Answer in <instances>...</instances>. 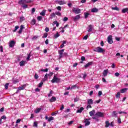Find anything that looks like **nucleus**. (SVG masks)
<instances>
[{
  "mask_svg": "<svg viewBox=\"0 0 128 128\" xmlns=\"http://www.w3.org/2000/svg\"><path fill=\"white\" fill-rule=\"evenodd\" d=\"M94 51L96 52H100V53L104 52H106V50L104 48L100 47H97L94 50Z\"/></svg>",
  "mask_w": 128,
  "mask_h": 128,
  "instance_id": "1",
  "label": "nucleus"
},
{
  "mask_svg": "<svg viewBox=\"0 0 128 128\" xmlns=\"http://www.w3.org/2000/svg\"><path fill=\"white\" fill-rule=\"evenodd\" d=\"M51 82L52 84H54V82L58 84V82H60V78H58L56 76H54L53 79L51 80Z\"/></svg>",
  "mask_w": 128,
  "mask_h": 128,
  "instance_id": "2",
  "label": "nucleus"
},
{
  "mask_svg": "<svg viewBox=\"0 0 128 128\" xmlns=\"http://www.w3.org/2000/svg\"><path fill=\"white\" fill-rule=\"evenodd\" d=\"M104 114L103 112H98L95 114V116L97 118H104Z\"/></svg>",
  "mask_w": 128,
  "mask_h": 128,
  "instance_id": "3",
  "label": "nucleus"
},
{
  "mask_svg": "<svg viewBox=\"0 0 128 128\" xmlns=\"http://www.w3.org/2000/svg\"><path fill=\"white\" fill-rule=\"evenodd\" d=\"M32 2L30 0H20L18 2L20 4H28Z\"/></svg>",
  "mask_w": 128,
  "mask_h": 128,
  "instance_id": "4",
  "label": "nucleus"
},
{
  "mask_svg": "<svg viewBox=\"0 0 128 128\" xmlns=\"http://www.w3.org/2000/svg\"><path fill=\"white\" fill-rule=\"evenodd\" d=\"M64 49H62V50H58V54H59L58 60H60V58H62V54H64Z\"/></svg>",
  "mask_w": 128,
  "mask_h": 128,
  "instance_id": "5",
  "label": "nucleus"
},
{
  "mask_svg": "<svg viewBox=\"0 0 128 128\" xmlns=\"http://www.w3.org/2000/svg\"><path fill=\"white\" fill-rule=\"evenodd\" d=\"M72 12L78 14H80V9L78 8H74Z\"/></svg>",
  "mask_w": 128,
  "mask_h": 128,
  "instance_id": "6",
  "label": "nucleus"
},
{
  "mask_svg": "<svg viewBox=\"0 0 128 128\" xmlns=\"http://www.w3.org/2000/svg\"><path fill=\"white\" fill-rule=\"evenodd\" d=\"M108 44H112V42H114L112 41V36H109L108 37Z\"/></svg>",
  "mask_w": 128,
  "mask_h": 128,
  "instance_id": "7",
  "label": "nucleus"
},
{
  "mask_svg": "<svg viewBox=\"0 0 128 128\" xmlns=\"http://www.w3.org/2000/svg\"><path fill=\"white\" fill-rule=\"evenodd\" d=\"M93 28L94 26H92V25L90 24L88 26L87 32H90L92 31Z\"/></svg>",
  "mask_w": 128,
  "mask_h": 128,
  "instance_id": "8",
  "label": "nucleus"
},
{
  "mask_svg": "<svg viewBox=\"0 0 128 128\" xmlns=\"http://www.w3.org/2000/svg\"><path fill=\"white\" fill-rule=\"evenodd\" d=\"M14 44H16V42H14V40H11L9 42V46L10 48H13V46H14Z\"/></svg>",
  "mask_w": 128,
  "mask_h": 128,
  "instance_id": "9",
  "label": "nucleus"
},
{
  "mask_svg": "<svg viewBox=\"0 0 128 128\" xmlns=\"http://www.w3.org/2000/svg\"><path fill=\"white\" fill-rule=\"evenodd\" d=\"M88 120H90L88 119L84 120V122L86 126H90V122Z\"/></svg>",
  "mask_w": 128,
  "mask_h": 128,
  "instance_id": "10",
  "label": "nucleus"
},
{
  "mask_svg": "<svg viewBox=\"0 0 128 128\" xmlns=\"http://www.w3.org/2000/svg\"><path fill=\"white\" fill-rule=\"evenodd\" d=\"M80 14H78L73 17V20L74 22H76V20H80Z\"/></svg>",
  "mask_w": 128,
  "mask_h": 128,
  "instance_id": "11",
  "label": "nucleus"
},
{
  "mask_svg": "<svg viewBox=\"0 0 128 128\" xmlns=\"http://www.w3.org/2000/svg\"><path fill=\"white\" fill-rule=\"evenodd\" d=\"M112 116L113 118H118V112H116V111H113Z\"/></svg>",
  "mask_w": 128,
  "mask_h": 128,
  "instance_id": "12",
  "label": "nucleus"
},
{
  "mask_svg": "<svg viewBox=\"0 0 128 128\" xmlns=\"http://www.w3.org/2000/svg\"><path fill=\"white\" fill-rule=\"evenodd\" d=\"M24 88H26V85H23L22 86L19 87L18 88V90H17V92H16V94H18V90H22L24 89Z\"/></svg>",
  "mask_w": 128,
  "mask_h": 128,
  "instance_id": "13",
  "label": "nucleus"
},
{
  "mask_svg": "<svg viewBox=\"0 0 128 128\" xmlns=\"http://www.w3.org/2000/svg\"><path fill=\"white\" fill-rule=\"evenodd\" d=\"M108 70H104V71L103 72V76H108Z\"/></svg>",
  "mask_w": 128,
  "mask_h": 128,
  "instance_id": "14",
  "label": "nucleus"
},
{
  "mask_svg": "<svg viewBox=\"0 0 128 128\" xmlns=\"http://www.w3.org/2000/svg\"><path fill=\"white\" fill-rule=\"evenodd\" d=\"M92 64V62H89L88 64H86L85 66H84V67L86 68H88V66H90Z\"/></svg>",
  "mask_w": 128,
  "mask_h": 128,
  "instance_id": "15",
  "label": "nucleus"
},
{
  "mask_svg": "<svg viewBox=\"0 0 128 128\" xmlns=\"http://www.w3.org/2000/svg\"><path fill=\"white\" fill-rule=\"evenodd\" d=\"M84 110V107H81L79 110H77V114H81V112H82V110Z\"/></svg>",
  "mask_w": 128,
  "mask_h": 128,
  "instance_id": "16",
  "label": "nucleus"
},
{
  "mask_svg": "<svg viewBox=\"0 0 128 128\" xmlns=\"http://www.w3.org/2000/svg\"><path fill=\"white\" fill-rule=\"evenodd\" d=\"M94 104V100H92V99H88V104Z\"/></svg>",
  "mask_w": 128,
  "mask_h": 128,
  "instance_id": "17",
  "label": "nucleus"
},
{
  "mask_svg": "<svg viewBox=\"0 0 128 128\" xmlns=\"http://www.w3.org/2000/svg\"><path fill=\"white\" fill-rule=\"evenodd\" d=\"M56 98L54 96H53L50 100V102H56Z\"/></svg>",
  "mask_w": 128,
  "mask_h": 128,
  "instance_id": "18",
  "label": "nucleus"
},
{
  "mask_svg": "<svg viewBox=\"0 0 128 128\" xmlns=\"http://www.w3.org/2000/svg\"><path fill=\"white\" fill-rule=\"evenodd\" d=\"M89 114L90 116H92L94 115V114H96V110H93L92 111L90 112Z\"/></svg>",
  "mask_w": 128,
  "mask_h": 128,
  "instance_id": "19",
  "label": "nucleus"
},
{
  "mask_svg": "<svg viewBox=\"0 0 128 128\" xmlns=\"http://www.w3.org/2000/svg\"><path fill=\"white\" fill-rule=\"evenodd\" d=\"M122 14H126V12L128 13V8H125L122 10Z\"/></svg>",
  "mask_w": 128,
  "mask_h": 128,
  "instance_id": "20",
  "label": "nucleus"
},
{
  "mask_svg": "<svg viewBox=\"0 0 128 128\" xmlns=\"http://www.w3.org/2000/svg\"><path fill=\"white\" fill-rule=\"evenodd\" d=\"M98 12V9L96 8H93L91 10L92 12Z\"/></svg>",
  "mask_w": 128,
  "mask_h": 128,
  "instance_id": "21",
  "label": "nucleus"
},
{
  "mask_svg": "<svg viewBox=\"0 0 128 128\" xmlns=\"http://www.w3.org/2000/svg\"><path fill=\"white\" fill-rule=\"evenodd\" d=\"M46 10H44L42 11V12L40 13V16H46Z\"/></svg>",
  "mask_w": 128,
  "mask_h": 128,
  "instance_id": "22",
  "label": "nucleus"
},
{
  "mask_svg": "<svg viewBox=\"0 0 128 128\" xmlns=\"http://www.w3.org/2000/svg\"><path fill=\"white\" fill-rule=\"evenodd\" d=\"M24 64H26V61L24 60H22L20 62V66H24Z\"/></svg>",
  "mask_w": 128,
  "mask_h": 128,
  "instance_id": "23",
  "label": "nucleus"
},
{
  "mask_svg": "<svg viewBox=\"0 0 128 128\" xmlns=\"http://www.w3.org/2000/svg\"><path fill=\"white\" fill-rule=\"evenodd\" d=\"M40 110H42V108H38L35 110L34 112L35 114H38Z\"/></svg>",
  "mask_w": 128,
  "mask_h": 128,
  "instance_id": "24",
  "label": "nucleus"
},
{
  "mask_svg": "<svg viewBox=\"0 0 128 128\" xmlns=\"http://www.w3.org/2000/svg\"><path fill=\"white\" fill-rule=\"evenodd\" d=\"M28 57L26 58V60H30V56H32V52H30L29 54H28Z\"/></svg>",
  "mask_w": 128,
  "mask_h": 128,
  "instance_id": "25",
  "label": "nucleus"
},
{
  "mask_svg": "<svg viewBox=\"0 0 128 128\" xmlns=\"http://www.w3.org/2000/svg\"><path fill=\"white\" fill-rule=\"evenodd\" d=\"M126 90H128V88L122 89L120 90V93L124 94V93L126 92Z\"/></svg>",
  "mask_w": 128,
  "mask_h": 128,
  "instance_id": "26",
  "label": "nucleus"
},
{
  "mask_svg": "<svg viewBox=\"0 0 128 128\" xmlns=\"http://www.w3.org/2000/svg\"><path fill=\"white\" fill-rule=\"evenodd\" d=\"M48 74H46L44 76V78H42V82H46V80H48Z\"/></svg>",
  "mask_w": 128,
  "mask_h": 128,
  "instance_id": "27",
  "label": "nucleus"
},
{
  "mask_svg": "<svg viewBox=\"0 0 128 128\" xmlns=\"http://www.w3.org/2000/svg\"><path fill=\"white\" fill-rule=\"evenodd\" d=\"M52 94H54V91H52V90H51L50 93L48 94V98L52 96Z\"/></svg>",
  "mask_w": 128,
  "mask_h": 128,
  "instance_id": "28",
  "label": "nucleus"
},
{
  "mask_svg": "<svg viewBox=\"0 0 128 128\" xmlns=\"http://www.w3.org/2000/svg\"><path fill=\"white\" fill-rule=\"evenodd\" d=\"M58 4L62 6V4H65L66 3L64 1H58Z\"/></svg>",
  "mask_w": 128,
  "mask_h": 128,
  "instance_id": "29",
  "label": "nucleus"
},
{
  "mask_svg": "<svg viewBox=\"0 0 128 128\" xmlns=\"http://www.w3.org/2000/svg\"><path fill=\"white\" fill-rule=\"evenodd\" d=\"M106 126H105V127L106 128H108V126H110V122H108V121H106Z\"/></svg>",
  "mask_w": 128,
  "mask_h": 128,
  "instance_id": "30",
  "label": "nucleus"
},
{
  "mask_svg": "<svg viewBox=\"0 0 128 128\" xmlns=\"http://www.w3.org/2000/svg\"><path fill=\"white\" fill-rule=\"evenodd\" d=\"M98 116H93L92 117V118L93 120H96V122H99L100 120H98Z\"/></svg>",
  "mask_w": 128,
  "mask_h": 128,
  "instance_id": "31",
  "label": "nucleus"
},
{
  "mask_svg": "<svg viewBox=\"0 0 128 128\" xmlns=\"http://www.w3.org/2000/svg\"><path fill=\"white\" fill-rule=\"evenodd\" d=\"M20 28V26H15V29L13 30L14 32H16V30H18V29Z\"/></svg>",
  "mask_w": 128,
  "mask_h": 128,
  "instance_id": "32",
  "label": "nucleus"
},
{
  "mask_svg": "<svg viewBox=\"0 0 128 128\" xmlns=\"http://www.w3.org/2000/svg\"><path fill=\"white\" fill-rule=\"evenodd\" d=\"M112 10H118H118H120V8H118V7H112Z\"/></svg>",
  "mask_w": 128,
  "mask_h": 128,
  "instance_id": "33",
  "label": "nucleus"
},
{
  "mask_svg": "<svg viewBox=\"0 0 128 128\" xmlns=\"http://www.w3.org/2000/svg\"><path fill=\"white\" fill-rule=\"evenodd\" d=\"M58 36H60V34H58V32H57L56 34L55 35H54V38H58Z\"/></svg>",
  "mask_w": 128,
  "mask_h": 128,
  "instance_id": "34",
  "label": "nucleus"
},
{
  "mask_svg": "<svg viewBox=\"0 0 128 128\" xmlns=\"http://www.w3.org/2000/svg\"><path fill=\"white\" fill-rule=\"evenodd\" d=\"M88 16H90V14L88 12H85L84 13V18H87Z\"/></svg>",
  "mask_w": 128,
  "mask_h": 128,
  "instance_id": "35",
  "label": "nucleus"
},
{
  "mask_svg": "<svg viewBox=\"0 0 128 128\" xmlns=\"http://www.w3.org/2000/svg\"><path fill=\"white\" fill-rule=\"evenodd\" d=\"M54 120V117L51 116L48 118V122H52V120Z\"/></svg>",
  "mask_w": 128,
  "mask_h": 128,
  "instance_id": "36",
  "label": "nucleus"
},
{
  "mask_svg": "<svg viewBox=\"0 0 128 128\" xmlns=\"http://www.w3.org/2000/svg\"><path fill=\"white\" fill-rule=\"evenodd\" d=\"M54 16H56V14L54 13H52L51 14H50V18H54Z\"/></svg>",
  "mask_w": 128,
  "mask_h": 128,
  "instance_id": "37",
  "label": "nucleus"
},
{
  "mask_svg": "<svg viewBox=\"0 0 128 128\" xmlns=\"http://www.w3.org/2000/svg\"><path fill=\"white\" fill-rule=\"evenodd\" d=\"M33 126H35L36 128H38V122H34Z\"/></svg>",
  "mask_w": 128,
  "mask_h": 128,
  "instance_id": "38",
  "label": "nucleus"
},
{
  "mask_svg": "<svg viewBox=\"0 0 128 128\" xmlns=\"http://www.w3.org/2000/svg\"><path fill=\"white\" fill-rule=\"evenodd\" d=\"M120 92H118L117 94H116V98H120Z\"/></svg>",
  "mask_w": 128,
  "mask_h": 128,
  "instance_id": "39",
  "label": "nucleus"
},
{
  "mask_svg": "<svg viewBox=\"0 0 128 128\" xmlns=\"http://www.w3.org/2000/svg\"><path fill=\"white\" fill-rule=\"evenodd\" d=\"M26 18L24 16H22L20 18V22H24V20H25Z\"/></svg>",
  "mask_w": 128,
  "mask_h": 128,
  "instance_id": "40",
  "label": "nucleus"
},
{
  "mask_svg": "<svg viewBox=\"0 0 128 128\" xmlns=\"http://www.w3.org/2000/svg\"><path fill=\"white\" fill-rule=\"evenodd\" d=\"M42 84H44V82H41L38 84V88H42Z\"/></svg>",
  "mask_w": 128,
  "mask_h": 128,
  "instance_id": "41",
  "label": "nucleus"
},
{
  "mask_svg": "<svg viewBox=\"0 0 128 128\" xmlns=\"http://www.w3.org/2000/svg\"><path fill=\"white\" fill-rule=\"evenodd\" d=\"M58 113V111H56L52 114V116H56Z\"/></svg>",
  "mask_w": 128,
  "mask_h": 128,
  "instance_id": "42",
  "label": "nucleus"
},
{
  "mask_svg": "<svg viewBox=\"0 0 128 128\" xmlns=\"http://www.w3.org/2000/svg\"><path fill=\"white\" fill-rule=\"evenodd\" d=\"M32 24H36V20L33 19L31 22Z\"/></svg>",
  "mask_w": 128,
  "mask_h": 128,
  "instance_id": "43",
  "label": "nucleus"
},
{
  "mask_svg": "<svg viewBox=\"0 0 128 128\" xmlns=\"http://www.w3.org/2000/svg\"><path fill=\"white\" fill-rule=\"evenodd\" d=\"M90 34H88L87 35H86V36H84V38H83V40H88V35Z\"/></svg>",
  "mask_w": 128,
  "mask_h": 128,
  "instance_id": "44",
  "label": "nucleus"
},
{
  "mask_svg": "<svg viewBox=\"0 0 128 128\" xmlns=\"http://www.w3.org/2000/svg\"><path fill=\"white\" fill-rule=\"evenodd\" d=\"M76 88V85L72 86L70 88V90H74Z\"/></svg>",
  "mask_w": 128,
  "mask_h": 128,
  "instance_id": "45",
  "label": "nucleus"
},
{
  "mask_svg": "<svg viewBox=\"0 0 128 128\" xmlns=\"http://www.w3.org/2000/svg\"><path fill=\"white\" fill-rule=\"evenodd\" d=\"M9 84L8 83H6V84H5V88L6 90H8V86H9Z\"/></svg>",
  "mask_w": 128,
  "mask_h": 128,
  "instance_id": "46",
  "label": "nucleus"
},
{
  "mask_svg": "<svg viewBox=\"0 0 128 128\" xmlns=\"http://www.w3.org/2000/svg\"><path fill=\"white\" fill-rule=\"evenodd\" d=\"M118 114H126L128 113L124 111H123V112H119Z\"/></svg>",
  "mask_w": 128,
  "mask_h": 128,
  "instance_id": "47",
  "label": "nucleus"
},
{
  "mask_svg": "<svg viewBox=\"0 0 128 128\" xmlns=\"http://www.w3.org/2000/svg\"><path fill=\"white\" fill-rule=\"evenodd\" d=\"M48 68H46V69H42L40 70L41 72H48Z\"/></svg>",
  "mask_w": 128,
  "mask_h": 128,
  "instance_id": "48",
  "label": "nucleus"
},
{
  "mask_svg": "<svg viewBox=\"0 0 128 128\" xmlns=\"http://www.w3.org/2000/svg\"><path fill=\"white\" fill-rule=\"evenodd\" d=\"M56 14L57 16H62V14L60 12H56Z\"/></svg>",
  "mask_w": 128,
  "mask_h": 128,
  "instance_id": "49",
  "label": "nucleus"
},
{
  "mask_svg": "<svg viewBox=\"0 0 128 128\" xmlns=\"http://www.w3.org/2000/svg\"><path fill=\"white\" fill-rule=\"evenodd\" d=\"M37 18L38 20L40 21L42 20V16H39Z\"/></svg>",
  "mask_w": 128,
  "mask_h": 128,
  "instance_id": "50",
  "label": "nucleus"
},
{
  "mask_svg": "<svg viewBox=\"0 0 128 128\" xmlns=\"http://www.w3.org/2000/svg\"><path fill=\"white\" fill-rule=\"evenodd\" d=\"M0 52H4V48L2 47V46H0Z\"/></svg>",
  "mask_w": 128,
  "mask_h": 128,
  "instance_id": "51",
  "label": "nucleus"
},
{
  "mask_svg": "<svg viewBox=\"0 0 128 128\" xmlns=\"http://www.w3.org/2000/svg\"><path fill=\"white\" fill-rule=\"evenodd\" d=\"M88 108H92V106L90 104H88L86 107V110H88Z\"/></svg>",
  "mask_w": 128,
  "mask_h": 128,
  "instance_id": "52",
  "label": "nucleus"
},
{
  "mask_svg": "<svg viewBox=\"0 0 128 128\" xmlns=\"http://www.w3.org/2000/svg\"><path fill=\"white\" fill-rule=\"evenodd\" d=\"M68 17H64L63 19V22H66V20H68Z\"/></svg>",
  "mask_w": 128,
  "mask_h": 128,
  "instance_id": "53",
  "label": "nucleus"
},
{
  "mask_svg": "<svg viewBox=\"0 0 128 128\" xmlns=\"http://www.w3.org/2000/svg\"><path fill=\"white\" fill-rule=\"evenodd\" d=\"M48 37V33H44V36H42L43 38H47Z\"/></svg>",
  "mask_w": 128,
  "mask_h": 128,
  "instance_id": "54",
  "label": "nucleus"
},
{
  "mask_svg": "<svg viewBox=\"0 0 128 128\" xmlns=\"http://www.w3.org/2000/svg\"><path fill=\"white\" fill-rule=\"evenodd\" d=\"M34 78L36 80H38V74H36L34 75Z\"/></svg>",
  "mask_w": 128,
  "mask_h": 128,
  "instance_id": "55",
  "label": "nucleus"
},
{
  "mask_svg": "<svg viewBox=\"0 0 128 128\" xmlns=\"http://www.w3.org/2000/svg\"><path fill=\"white\" fill-rule=\"evenodd\" d=\"M102 91H99L98 93V96H102Z\"/></svg>",
  "mask_w": 128,
  "mask_h": 128,
  "instance_id": "56",
  "label": "nucleus"
},
{
  "mask_svg": "<svg viewBox=\"0 0 128 128\" xmlns=\"http://www.w3.org/2000/svg\"><path fill=\"white\" fill-rule=\"evenodd\" d=\"M81 60L82 61H84V60H86V57L84 56H82L81 57Z\"/></svg>",
  "mask_w": 128,
  "mask_h": 128,
  "instance_id": "57",
  "label": "nucleus"
},
{
  "mask_svg": "<svg viewBox=\"0 0 128 128\" xmlns=\"http://www.w3.org/2000/svg\"><path fill=\"white\" fill-rule=\"evenodd\" d=\"M64 104H62L61 108H60V110H64Z\"/></svg>",
  "mask_w": 128,
  "mask_h": 128,
  "instance_id": "58",
  "label": "nucleus"
},
{
  "mask_svg": "<svg viewBox=\"0 0 128 128\" xmlns=\"http://www.w3.org/2000/svg\"><path fill=\"white\" fill-rule=\"evenodd\" d=\"M48 30H50V28H45V31L46 32H48Z\"/></svg>",
  "mask_w": 128,
  "mask_h": 128,
  "instance_id": "59",
  "label": "nucleus"
},
{
  "mask_svg": "<svg viewBox=\"0 0 128 128\" xmlns=\"http://www.w3.org/2000/svg\"><path fill=\"white\" fill-rule=\"evenodd\" d=\"M36 38H38V36H34L32 38V40H36Z\"/></svg>",
  "mask_w": 128,
  "mask_h": 128,
  "instance_id": "60",
  "label": "nucleus"
},
{
  "mask_svg": "<svg viewBox=\"0 0 128 128\" xmlns=\"http://www.w3.org/2000/svg\"><path fill=\"white\" fill-rule=\"evenodd\" d=\"M114 75H115L116 76H120V73L116 72V73H115Z\"/></svg>",
  "mask_w": 128,
  "mask_h": 128,
  "instance_id": "61",
  "label": "nucleus"
},
{
  "mask_svg": "<svg viewBox=\"0 0 128 128\" xmlns=\"http://www.w3.org/2000/svg\"><path fill=\"white\" fill-rule=\"evenodd\" d=\"M20 120H21L20 119L17 120L16 121V124H18V123L20 122Z\"/></svg>",
  "mask_w": 128,
  "mask_h": 128,
  "instance_id": "62",
  "label": "nucleus"
},
{
  "mask_svg": "<svg viewBox=\"0 0 128 128\" xmlns=\"http://www.w3.org/2000/svg\"><path fill=\"white\" fill-rule=\"evenodd\" d=\"M58 24V21H54L52 23V26H54V24Z\"/></svg>",
  "mask_w": 128,
  "mask_h": 128,
  "instance_id": "63",
  "label": "nucleus"
},
{
  "mask_svg": "<svg viewBox=\"0 0 128 128\" xmlns=\"http://www.w3.org/2000/svg\"><path fill=\"white\" fill-rule=\"evenodd\" d=\"M52 74H54V73L52 72H50L48 74V76H52Z\"/></svg>",
  "mask_w": 128,
  "mask_h": 128,
  "instance_id": "64",
  "label": "nucleus"
}]
</instances>
